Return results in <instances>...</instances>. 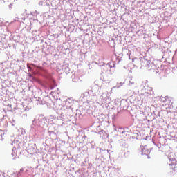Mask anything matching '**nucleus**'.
Returning <instances> with one entry per match:
<instances>
[{
    "mask_svg": "<svg viewBox=\"0 0 177 177\" xmlns=\"http://www.w3.org/2000/svg\"><path fill=\"white\" fill-rule=\"evenodd\" d=\"M141 153L144 156H149L150 154V151L147 148H142L141 149Z\"/></svg>",
    "mask_w": 177,
    "mask_h": 177,
    "instance_id": "1",
    "label": "nucleus"
}]
</instances>
